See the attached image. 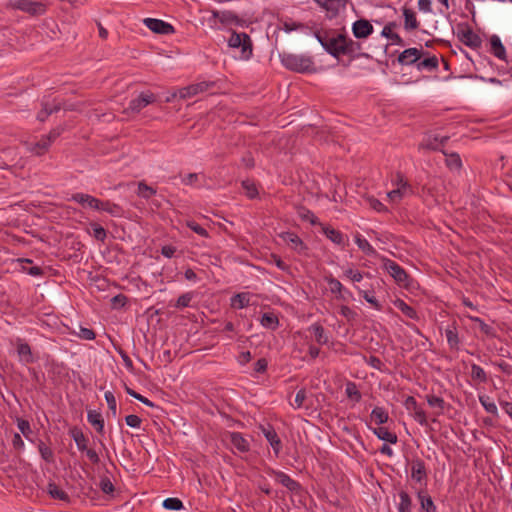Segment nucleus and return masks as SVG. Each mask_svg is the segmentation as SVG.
I'll use <instances>...</instances> for the list:
<instances>
[{"label": "nucleus", "mask_w": 512, "mask_h": 512, "mask_svg": "<svg viewBox=\"0 0 512 512\" xmlns=\"http://www.w3.org/2000/svg\"><path fill=\"white\" fill-rule=\"evenodd\" d=\"M314 36L325 51L335 58L340 56L368 57L366 53L362 52L361 43L345 34L336 31H315Z\"/></svg>", "instance_id": "1"}, {"label": "nucleus", "mask_w": 512, "mask_h": 512, "mask_svg": "<svg viewBox=\"0 0 512 512\" xmlns=\"http://www.w3.org/2000/svg\"><path fill=\"white\" fill-rule=\"evenodd\" d=\"M280 60L284 67L294 72L305 73L314 70L313 59L307 55L284 52L280 54Z\"/></svg>", "instance_id": "2"}, {"label": "nucleus", "mask_w": 512, "mask_h": 512, "mask_svg": "<svg viewBox=\"0 0 512 512\" xmlns=\"http://www.w3.org/2000/svg\"><path fill=\"white\" fill-rule=\"evenodd\" d=\"M228 47L238 50V58L240 60H249L253 54V45L250 36L244 32L232 31L228 41Z\"/></svg>", "instance_id": "3"}, {"label": "nucleus", "mask_w": 512, "mask_h": 512, "mask_svg": "<svg viewBox=\"0 0 512 512\" xmlns=\"http://www.w3.org/2000/svg\"><path fill=\"white\" fill-rule=\"evenodd\" d=\"M392 184L395 186V188L387 193V196L391 202L398 203L403 198L413 194L412 186L400 173H397L392 179Z\"/></svg>", "instance_id": "4"}, {"label": "nucleus", "mask_w": 512, "mask_h": 512, "mask_svg": "<svg viewBox=\"0 0 512 512\" xmlns=\"http://www.w3.org/2000/svg\"><path fill=\"white\" fill-rule=\"evenodd\" d=\"M8 6L32 16L42 15L46 11L45 5L35 0H8Z\"/></svg>", "instance_id": "5"}, {"label": "nucleus", "mask_w": 512, "mask_h": 512, "mask_svg": "<svg viewBox=\"0 0 512 512\" xmlns=\"http://www.w3.org/2000/svg\"><path fill=\"white\" fill-rule=\"evenodd\" d=\"M13 345L16 348L18 359L21 364L28 365L37 361L30 345L24 339L16 338Z\"/></svg>", "instance_id": "6"}, {"label": "nucleus", "mask_w": 512, "mask_h": 512, "mask_svg": "<svg viewBox=\"0 0 512 512\" xmlns=\"http://www.w3.org/2000/svg\"><path fill=\"white\" fill-rule=\"evenodd\" d=\"M383 266L398 284H407L408 274L399 264L393 260L385 258L383 259Z\"/></svg>", "instance_id": "7"}, {"label": "nucleus", "mask_w": 512, "mask_h": 512, "mask_svg": "<svg viewBox=\"0 0 512 512\" xmlns=\"http://www.w3.org/2000/svg\"><path fill=\"white\" fill-rule=\"evenodd\" d=\"M267 473L291 492H298L301 489V485L297 481L293 480L289 475L282 471L268 468Z\"/></svg>", "instance_id": "8"}, {"label": "nucleus", "mask_w": 512, "mask_h": 512, "mask_svg": "<svg viewBox=\"0 0 512 512\" xmlns=\"http://www.w3.org/2000/svg\"><path fill=\"white\" fill-rule=\"evenodd\" d=\"M145 26L150 29L152 32L161 34V35H169L174 33V28L171 24L155 18H145L143 20Z\"/></svg>", "instance_id": "9"}, {"label": "nucleus", "mask_w": 512, "mask_h": 512, "mask_svg": "<svg viewBox=\"0 0 512 512\" xmlns=\"http://www.w3.org/2000/svg\"><path fill=\"white\" fill-rule=\"evenodd\" d=\"M279 237L298 254H305L307 246L302 239L294 232H283Z\"/></svg>", "instance_id": "10"}, {"label": "nucleus", "mask_w": 512, "mask_h": 512, "mask_svg": "<svg viewBox=\"0 0 512 512\" xmlns=\"http://www.w3.org/2000/svg\"><path fill=\"white\" fill-rule=\"evenodd\" d=\"M156 96L153 93H141L137 98L129 102L127 110L133 113H139L149 104L154 103Z\"/></svg>", "instance_id": "11"}, {"label": "nucleus", "mask_w": 512, "mask_h": 512, "mask_svg": "<svg viewBox=\"0 0 512 512\" xmlns=\"http://www.w3.org/2000/svg\"><path fill=\"white\" fill-rule=\"evenodd\" d=\"M214 85L213 82H199L196 84H191L187 87L181 88L179 90V97L182 99L190 98L195 95H198L199 93L207 91L210 87Z\"/></svg>", "instance_id": "12"}, {"label": "nucleus", "mask_w": 512, "mask_h": 512, "mask_svg": "<svg viewBox=\"0 0 512 512\" xmlns=\"http://www.w3.org/2000/svg\"><path fill=\"white\" fill-rule=\"evenodd\" d=\"M448 139V136L440 137L438 135H427L419 144V149H426L432 151L442 150V147H444Z\"/></svg>", "instance_id": "13"}, {"label": "nucleus", "mask_w": 512, "mask_h": 512, "mask_svg": "<svg viewBox=\"0 0 512 512\" xmlns=\"http://www.w3.org/2000/svg\"><path fill=\"white\" fill-rule=\"evenodd\" d=\"M458 37L463 44L470 48H478L482 43L481 38L468 26L459 30Z\"/></svg>", "instance_id": "14"}, {"label": "nucleus", "mask_w": 512, "mask_h": 512, "mask_svg": "<svg viewBox=\"0 0 512 512\" xmlns=\"http://www.w3.org/2000/svg\"><path fill=\"white\" fill-rule=\"evenodd\" d=\"M372 24L366 19H359L352 25L353 35L357 39H365L373 33Z\"/></svg>", "instance_id": "15"}, {"label": "nucleus", "mask_w": 512, "mask_h": 512, "mask_svg": "<svg viewBox=\"0 0 512 512\" xmlns=\"http://www.w3.org/2000/svg\"><path fill=\"white\" fill-rule=\"evenodd\" d=\"M411 478L420 483L426 484L427 480V471L425 467V463L422 459H414L411 463Z\"/></svg>", "instance_id": "16"}, {"label": "nucleus", "mask_w": 512, "mask_h": 512, "mask_svg": "<svg viewBox=\"0 0 512 512\" xmlns=\"http://www.w3.org/2000/svg\"><path fill=\"white\" fill-rule=\"evenodd\" d=\"M216 16L219 19L221 28L232 26V25L241 26L243 23V21L239 18V16L230 10H223V11L217 10Z\"/></svg>", "instance_id": "17"}, {"label": "nucleus", "mask_w": 512, "mask_h": 512, "mask_svg": "<svg viewBox=\"0 0 512 512\" xmlns=\"http://www.w3.org/2000/svg\"><path fill=\"white\" fill-rule=\"evenodd\" d=\"M320 7L324 8L330 18L335 17L341 8L345 7L346 0H314Z\"/></svg>", "instance_id": "18"}, {"label": "nucleus", "mask_w": 512, "mask_h": 512, "mask_svg": "<svg viewBox=\"0 0 512 512\" xmlns=\"http://www.w3.org/2000/svg\"><path fill=\"white\" fill-rule=\"evenodd\" d=\"M72 201L94 210H99L101 200L85 193H75L71 196Z\"/></svg>", "instance_id": "19"}, {"label": "nucleus", "mask_w": 512, "mask_h": 512, "mask_svg": "<svg viewBox=\"0 0 512 512\" xmlns=\"http://www.w3.org/2000/svg\"><path fill=\"white\" fill-rule=\"evenodd\" d=\"M422 55V50H419L417 48H408L404 50L400 55L398 56V62L401 65H411L414 64L420 60Z\"/></svg>", "instance_id": "20"}, {"label": "nucleus", "mask_w": 512, "mask_h": 512, "mask_svg": "<svg viewBox=\"0 0 512 512\" xmlns=\"http://www.w3.org/2000/svg\"><path fill=\"white\" fill-rule=\"evenodd\" d=\"M324 280L328 284L332 294H335L338 299H346L345 293H348V291L343 287L339 280L334 278L331 274L324 276Z\"/></svg>", "instance_id": "21"}, {"label": "nucleus", "mask_w": 512, "mask_h": 512, "mask_svg": "<svg viewBox=\"0 0 512 512\" xmlns=\"http://www.w3.org/2000/svg\"><path fill=\"white\" fill-rule=\"evenodd\" d=\"M262 432H263L266 440L271 445L275 456L278 457V455L282 449V442H281V439L279 438V436L277 435L276 431L273 428L269 427V428H263Z\"/></svg>", "instance_id": "22"}, {"label": "nucleus", "mask_w": 512, "mask_h": 512, "mask_svg": "<svg viewBox=\"0 0 512 512\" xmlns=\"http://www.w3.org/2000/svg\"><path fill=\"white\" fill-rule=\"evenodd\" d=\"M490 52L500 60H506V49L497 35L490 38Z\"/></svg>", "instance_id": "23"}, {"label": "nucleus", "mask_w": 512, "mask_h": 512, "mask_svg": "<svg viewBox=\"0 0 512 512\" xmlns=\"http://www.w3.org/2000/svg\"><path fill=\"white\" fill-rule=\"evenodd\" d=\"M69 434L75 441L79 451L84 452V450H87L89 440L84 435L81 429H79L78 427H73L70 429Z\"/></svg>", "instance_id": "24"}, {"label": "nucleus", "mask_w": 512, "mask_h": 512, "mask_svg": "<svg viewBox=\"0 0 512 512\" xmlns=\"http://www.w3.org/2000/svg\"><path fill=\"white\" fill-rule=\"evenodd\" d=\"M230 442L241 453L248 452L250 449L249 442L239 432L230 433Z\"/></svg>", "instance_id": "25"}, {"label": "nucleus", "mask_w": 512, "mask_h": 512, "mask_svg": "<svg viewBox=\"0 0 512 512\" xmlns=\"http://www.w3.org/2000/svg\"><path fill=\"white\" fill-rule=\"evenodd\" d=\"M417 498L420 502L421 509L425 512H437L436 505L434 504L431 496L423 490L417 493Z\"/></svg>", "instance_id": "26"}, {"label": "nucleus", "mask_w": 512, "mask_h": 512, "mask_svg": "<svg viewBox=\"0 0 512 512\" xmlns=\"http://www.w3.org/2000/svg\"><path fill=\"white\" fill-rule=\"evenodd\" d=\"M404 28L407 31L415 30L419 27V22L416 18V13L407 7H403Z\"/></svg>", "instance_id": "27"}, {"label": "nucleus", "mask_w": 512, "mask_h": 512, "mask_svg": "<svg viewBox=\"0 0 512 512\" xmlns=\"http://www.w3.org/2000/svg\"><path fill=\"white\" fill-rule=\"evenodd\" d=\"M394 27H396L395 23L385 25L382 29L381 35L388 38L392 44L403 46L404 41L397 33L393 32Z\"/></svg>", "instance_id": "28"}, {"label": "nucleus", "mask_w": 512, "mask_h": 512, "mask_svg": "<svg viewBox=\"0 0 512 512\" xmlns=\"http://www.w3.org/2000/svg\"><path fill=\"white\" fill-rule=\"evenodd\" d=\"M308 330L314 334L315 341L319 345H325L328 343L329 337H328L327 333L325 332V329L323 328V326L320 325L319 323L312 324Z\"/></svg>", "instance_id": "29"}, {"label": "nucleus", "mask_w": 512, "mask_h": 512, "mask_svg": "<svg viewBox=\"0 0 512 512\" xmlns=\"http://www.w3.org/2000/svg\"><path fill=\"white\" fill-rule=\"evenodd\" d=\"M372 431L380 440L391 444H396L398 441L397 435L390 432L386 427L373 428Z\"/></svg>", "instance_id": "30"}, {"label": "nucleus", "mask_w": 512, "mask_h": 512, "mask_svg": "<svg viewBox=\"0 0 512 512\" xmlns=\"http://www.w3.org/2000/svg\"><path fill=\"white\" fill-rule=\"evenodd\" d=\"M87 420L88 422L95 427V429L97 430V432H99L100 434L103 433L104 431V420L102 418V415L95 411V410H90L88 411L87 413Z\"/></svg>", "instance_id": "31"}, {"label": "nucleus", "mask_w": 512, "mask_h": 512, "mask_svg": "<svg viewBox=\"0 0 512 512\" xmlns=\"http://www.w3.org/2000/svg\"><path fill=\"white\" fill-rule=\"evenodd\" d=\"M99 210L105 211L114 217H121L123 215L122 207L110 201H101Z\"/></svg>", "instance_id": "32"}, {"label": "nucleus", "mask_w": 512, "mask_h": 512, "mask_svg": "<svg viewBox=\"0 0 512 512\" xmlns=\"http://www.w3.org/2000/svg\"><path fill=\"white\" fill-rule=\"evenodd\" d=\"M323 233L324 235L329 239L331 240L333 243L337 244V245H343L344 244V236L343 234L332 228V227H329V226H325L323 227Z\"/></svg>", "instance_id": "33"}, {"label": "nucleus", "mask_w": 512, "mask_h": 512, "mask_svg": "<svg viewBox=\"0 0 512 512\" xmlns=\"http://www.w3.org/2000/svg\"><path fill=\"white\" fill-rule=\"evenodd\" d=\"M445 336H446L447 342L449 344V347L451 349L457 350L459 348L460 341H459L457 329L454 325L446 328Z\"/></svg>", "instance_id": "34"}, {"label": "nucleus", "mask_w": 512, "mask_h": 512, "mask_svg": "<svg viewBox=\"0 0 512 512\" xmlns=\"http://www.w3.org/2000/svg\"><path fill=\"white\" fill-rule=\"evenodd\" d=\"M398 512H412V499L406 491L399 492Z\"/></svg>", "instance_id": "35"}, {"label": "nucleus", "mask_w": 512, "mask_h": 512, "mask_svg": "<svg viewBox=\"0 0 512 512\" xmlns=\"http://www.w3.org/2000/svg\"><path fill=\"white\" fill-rule=\"evenodd\" d=\"M241 186L249 199H256L258 197L259 191L254 181L250 179L243 180Z\"/></svg>", "instance_id": "36"}, {"label": "nucleus", "mask_w": 512, "mask_h": 512, "mask_svg": "<svg viewBox=\"0 0 512 512\" xmlns=\"http://www.w3.org/2000/svg\"><path fill=\"white\" fill-rule=\"evenodd\" d=\"M250 297L247 293H238L231 298V306L236 309H243L249 305Z\"/></svg>", "instance_id": "37"}, {"label": "nucleus", "mask_w": 512, "mask_h": 512, "mask_svg": "<svg viewBox=\"0 0 512 512\" xmlns=\"http://www.w3.org/2000/svg\"><path fill=\"white\" fill-rule=\"evenodd\" d=\"M47 492L48 494L54 498V499H58V500H62V501H68L69 500V495L63 491L62 489H60L55 483L53 482H50L48 484V487H47Z\"/></svg>", "instance_id": "38"}, {"label": "nucleus", "mask_w": 512, "mask_h": 512, "mask_svg": "<svg viewBox=\"0 0 512 512\" xmlns=\"http://www.w3.org/2000/svg\"><path fill=\"white\" fill-rule=\"evenodd\" d=\"M438 67V59L436 56L428 57L423 60H419L417 62V69L419 71L427 70L432 71L437 69Z\"/></svg>", "instance_id": "39"}, {"label": "nucleus", "mask_w": 512, "mask_h": 512, "mask_svg": "<svg viewBox=\"0 0 512 512\" xmlns=\"http://www.w3.org/2000/svg\"><path fill=\"white\" fill-rule=\"evenodd\" d=\"M471 379L478 383H485L488 380L487 374L482 367L477 364L471 365Z\"/></svg>", "instance_id": "40"}, {"label": "nucleus", "mask_w": 512, "mask_h": 512, "mask_svg": "<svg viewBox=\"0 0 512 512\" xmlns=\"http://www.w3.org/2000/svg\"><path fill=\"white\" fill-rule=\"evenodd\" d=\"M388 419V413L383 407H375L371 412V420L378 425L386 423Z\"/></svg>", "instance_id": "41"}, {"label": "nucleus", "mask_w": 512, "mask_h": 512, "mask_svg": "<svg viewBox=\"0 0 512 512\" xmlns=\"http://www.w3.org/2000/svg\"><path fill=\"white\" fill-rule=\"evenodd\" d=\"M345 393L347 397L355 402H359L362 398L360 391L355 382L349 381L345 385Z\"/></svg>", "instance_id": "42"}, {"label": "nucleus", "mask_w": 512, "mask_h": 512, "mask_svg": "<svg viewBox=\"0 0 512 512\" xmlns=\"http://www.w3.org/2000/svg\"><path fill=\"white\" fill-rule=\"evenodd\" d=\"M395 306L408 318L410 319H418V315L416 310L405 303L403 300L398 299L395 302Z\"/></svg>", "instance_id": "43"}, {"label": "nucleus", "mask_w": 512, "mask_h": 512, "mask_svg": "<svg viewBox=\"0 0 512 512\" xmlns=\"http://www.w3.org/2000/svg\"><path fill=\"white\" fill-rule=\"evenodd\" d=\"M479 402L483 406L486 412L497 416L498 415V409L496 404L490 399L487 395H479Z\"/></svg>", "instance_id": "44"}, {"label": "nucleus", "mask_w": 512, "mask_h": 512, "mask_svg": "<svg viewBox=\"0 0 512 512\" xmlns=\"http://www.w3.org/2000/svg\"><path fill=\"white\" fill-rule=\"evenodd\" d=\"M263 327L269 329H276L278 326V318L273 313H264L260 319Z\"/></svg>", "instance_id": "45"}, {"label": "nucleus", "mask_w": 512, "mask_h": 512, "mask_svg": "<svg viewBox=\"0 0 512 512\" xmlns=\"http://www.w3.org/2000/svg\"><path fill=\"white\" fill-rule=\"evenodd\" d=\"M355 243L357 244L358 248L362 250L367 255H375L376 250L373 248V246L365 239L362 238L360 235H357L355 237Z\"/></svg>", "instance_id": "46"}, {"label": "nucleus", "mask_w": 512, "mask_h": 512, "mask_svg": "<svg viewBox=\"0 0 512 512\" xmlns=\"http://www.w3.org/2000/svg\"><path fill=\"white\" fill-rule=\"evenodd\" d=\"M468 318L477 323L478 326H479V329L482 333H484L485 335L489 336V337H494L495 336V331L493 329L492 326L486 324L481 318L479 317H475V316H468Z\"/></svg>", "instance_id": "47"}, {"label": "nucleus", "mask_w": 512, "mask_h": 512, "mask_svg": "<svg viewBox=\"0 0 512 512\" xmlns=\"http://www.w3.org/2000/svg\"><path fill=\"white\" fill-rule=\"evenodd\" d=\"M156 194V189L148 186L144 181L138 183L137 195L144 199H149Z\"/></svg>", "instance_id": "48"}, {"label": "nucleus", "mask_w": 512, "mask_h": 512, "mask_svg": "<svg viewBox=\"0 0 512 512\" xmlns=\"http://www.w3.org/2000/svg\"><path fill=\"white\" fill-rule=\"evenodd\" d=\"M38 451L41 455V458L48 463L54 461V453L50 447H48L43 441H40L38 444Z\"/></svg>", "instance_id": "49"}, {"label": "nucleus", "mask_w": 512, "mask_h": 512, "mask_svg": "<svg viewBox=\"0 0 512 512\" xmlns=\"http://www.w3.org/2000/svg\"><path fill=\"white\" fill-rule=\"evenodd\" d=\"M51 145L50 137H42L34 146L31 148V151L36 153L37 155L43 154Z\"/></svg>", "instance_id": "50"}, {"label": "nucleus", "mask_w": 512, "mask_h": 512, "mask_svg": "<svg viewBox=\"0 0 512 512\" xmlns=\"http://www.w3.org/2000/svg\"><path fill=\"white\" fill-rule=\"evenodd\" d=\"M163 507L167 510L179 511L183 508V503L179 498L169 497L163 501Z\"/></svg>", "instance_id": "51"}, {"label": "nucleus", "mask_w": 512, "mask_h": 512, "mask_svg": "<svg viewBox=\"0 0 512 512\" xmlns=\"http://www.w3.org/2000/svg\"><path fill=\"white\" fill-rule=\"evenodd\" d=\"M446 164L452 170H459L462 166V161L457 153L446 155Z\"/></svg>", "instance_id": "52"}, {"label": "nucleus", "mask_w": 512, "mask_h": 512, "mask_svg": "<svg viewBox=\"0 0 512 512\" xmlns=\"http://www.w3.org/2000/svg\"><path fill=\"white\" fill-rule=\"evenodd\" d=\"M193 297L194 294L192 292H187L180 295L176 301L175 307L179 309L189 307Z\"/></svg>", "instance_id": "53"}, {"label": "nucleus", "mask_w": 512, "mask_h": 512, "mask_svg": "<svg viewBox=\"0 0 512 512\" xmlns=\"http://www.w3.org/2000/svg\"><path fill=\"white\" fill-rule=\"evenodd\" d=\"M104 398L107 402L108 408L112 415L115 417L117 414V402L114 394L111 391H107L104 394Z\"/></svg>", "instance_id": "54"}, {"label": "nucleus", "mask_w": 512, "mask_h": 512, "mask_svg": "<svg viewBox=\"0 0 512 512\" xmlns=\"http://www.w3.org/2000/svg\"><path fill=\"white\" fill-rule=\"evenodd\" d=\"M426 399H427V403L429 404V406L437 407L440 410V412H442L444 410L445 401L443 398L435 396V395H428L426 397Z\"/></svg>", "instance_id": "55"}, {"label": "nucleus", "mask_w": 512, "mask_h": 512, "mask_svg": "<svg viewBox=\"0 0 512 512\" xmlns=\"http://www.w3.org/2000/svg\"><path fill=\"white\" fill-rule=\"evenodd\" d=\"M91 228H92L94 237L97 240L104 242L107 237L106 230L98 223H91Z\"/></svg>", "instance_id": "56"}, {"label": "nucleus", "mask_w": 512, "mask_h": 512, "mask_svg": "<svg viewBox=\"0 0 512 512\" xmlns=\"http://www.w3.org/2000/svg\"><path fill=\"white\" fill-rule=\"evenodd\" d=\"M186 226L190 228L192 231L197 233L198 235L202 237H208V232L205 228H203L201 225H199L197 222L193 220H188L186 222Z\"/></svg>", "instance_id": "57"}, {"label": "nucleus", "mask_w": 512, "mask_h": 512, "mask_svg": "<svg viewBox=\"0 0 512 512\" xmlns=\"http://www.w3.org/2000/svg\"><path fill=\"white\" fill-rule=\"evenodd\" d=\"M216 14L217 10H212L210 15L205 20L211 29L219 30L221 29V25Z\"/></svg>", "instance_id": "58"}, {"label": "nucleus", "mask_w": 512, "mask_h": 512, "mask_svg": "<svg viewBox=\"0 0 512 512\" xmlns=\"http://www.w3.org/2000/svg\"><path fill=\"white\" fill-rule=\"evenodd\" d=\"M412 415L420 425L426 426L428 424L426 413L420 406L412 412Z\"/></svg>", "instance_id": "59"}, {"label": "nucleus", "mask_w": 512, "mask_h": 512, "mask_svg": "<svg viewBox=\"0 0 512 512\" xmlns=\"http://www.w3.org/2000/svg\"><path fill=\"white\" fill-rule=\"evenodd\" d=\"M100 489L105 494H111L114 492V485L108 477H103L100 480Z\"/></svg>", "instance_id": "60"}, {"label": "nucleus", "mask_w": 512, "mask_h": 512, "mask_svg": "<svg viewBox=\"0 0 512 512\" xmlns=\"http://www.w3.org/2000/svg\"><path fill=\"white\" fill-rule=\"evenodd\" d=\"M359 290V293L360 295L368 302L370 303L371 305L374 306L375 309L377 310H381L382 306L381 304L379 303V301L373 296V295H370L369 292L367 291H363V290Z\"/></svg>", "instance_id": "61"}, {"label": "nucleus", "mask_w": 512, "mask_h": 512, "mask_svg": "<svg viewBox=\"0 0 512 512\" xmlns=\"http://www.w3.org/2000/svg\"><path fill=\"white\" fill-rule=\"evenodd\" d=\"M306 399V390L305 389H300L297 393H296V396H295V399H294V403L292 404V406L295 408V409H299L303 406V403Z\"/></svg>", "instance_id": "62"}, {"label": "nucleus", "mask_w": 512, "mask_h": 512, "mask_svg": "<svg viewBox=\"0 0 512 512\" xmlns=\"http://www.w3.org/2000/svg\"><path fill=\"white\" fill-rule=\"evenodd\" d=\"M344 275L353 282H360L363 279V275L361 272L353 270L351 268L347 269L344 272Z\"/></svg>", "instance_id": "63"}, {"label": "nucleus", "mask_w": 512, "mask_h": 512, "mask_svg": "<svg viewBox=\"0 0 512 512\" xmlns=\"http://www.w3.org/2000/svg\"><path fill=\"white\" fill-rule=\"evenodd\" d=\"M126 424L132 428H139L141 425V418L137 415L131 414L125 418Z\"/></svg>", "instance_id": "64"}]
</instances>
